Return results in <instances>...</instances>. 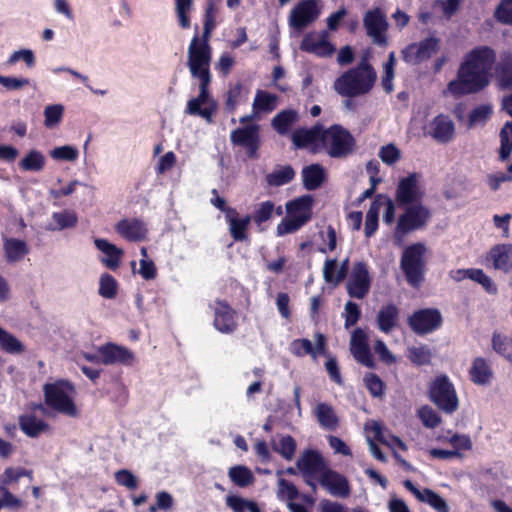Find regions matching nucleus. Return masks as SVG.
<instances>
[{
    "label": "nucleus",
    "instance_id": "nucleus-1",
    "mask_svg": "<svg viewBox=\"0 0 512 512\" xmlns=\"http://www.w3.org/2000/svg\"><path fill=\"white\" fill-rule=\"evenodd\" d=\"M495 62L496 52L491 47L481 45L471 49L464 55L457 78L448 84L445 93L462 96L481 91L491 81Z\"/></svg>",
    "mask_w": 512,
    "mask_h": 512
},
{
    "label": "nucleus",
    "instance_id": "nucleus-2",
    "mask_svg": "<svg viewBox=\"0 0 512 512\" xmlns=\"http://www.w3.org/2000/svg\"><path fill=\"white\" fill-rule=\"evenodd\" d=\"M44 403L51 411L69 417L79 418L81 408L77 403L78 392L75 385L58 379L43 386Z\"/></svg>",
    "mask_w": 512,
    "mask_h": 512
},
{
    "label": "nucleus",
    "instance_id": "nucleus-3",
    "mask_svg": "<svg viewBox=\"0 0 512 512\" xmlns=\"http://www.w3.org/2000/svg\"><path fill=\"white\" fill-rule=\"evenodd\" d=\"M376 80L373 68L362 63L339 76L334 82L335 91L341 96L357 97L368 93Z\"/></svg>",
    "mask_w": 512,
    "mask_h": 512
},
{
    "label": "nucleus",
    "instance_id": "nucleus-4",
    "mask_svg": "<svg viewBox=\"0 0 512 512\" xmlns=\"http://www.w3.org/2000/svg\"><path fill=\"white\" fill-rule=\"evenodd\" d=\"M313 198L298 197L286 204V216L277 225V235L284 236L298 231L312 218Z\"/></svg>",
    "mask_w": 512,
    "mask_h": 512
},
{
    "label": "nucleus",
    "instance_id": "nucleus-5",
    "mask_svg": "<svg viewBox=\"0 0 512 512\" xmlns=\"http://www.w3.org/2000/svg\"><path fill=\"white\" fill-rule=\"evenodd\" d=\"M211 48L207 39L193 37L188 48V67L192 76L199 80V84H210Z\"/></svg>",
    "mask_w": 512,
    "mask_h": 512
},
{
    "label": "nucleus",
    "instance_id": "nucleus-6",
    "mask_svg": "<svg viewBox=\"0 0 512 512\" xmlns=\"http://www.w3.org/2000/svg\"><path fill=\"white\" fill-rule=\"evenodd\" d=\"M430 217L429 209L421 203L405 205L404 212L399 216L394 231L395 244L401 246L404 236L424 228Z\"/></svg>",
    "mask_w": 512,
    "mask_h": 512
},
{
    "label": "nucleus",
    "instance_id": "nucleus-7",
    "mask_svg": "<svg viewBox=\"0 0 512 512\" xmlns=\"http://www.w3.org/2000/svg\"><path fill=\"white\" fill-rule=\"evenodd\" d=\"M426 252L425 244L414 243L407 246L402 253L401 268L408 283L414 287L423 281Z\"/></svg>",
    "mask_w": 512,
    "mask_h": 512
},
{
    "label": "nucleus",
    "instance_id": "nucleus-8",
    "mask_svg": "<svg viewBox=\"0 0 512 512\" xmlns=\"http://www.w3.org/2000/svg\"><path fill=\"white\" fill-rule=\"evenodd\" d=\"M355 140L348 130L340 125H332L322 132L321 151L324 150L331 157L339 158L351 153Z\"/></svg>",
    "mask_w": 512,
    "mask_h": 512
},
{
    "label": "nucleus",
    "instance_id": "nucleus-9",
    "mask_svg": "<svg viewBox=\"0 0 512 512\" xmlns=\"http://www.w3.org/2000/svg\"><path fill=\"white\" fill-rule=\"evenodd\" d=\"M383 214V222L386 225H392L395 221L396 206L392 199L386 195H377L371 203L366 214L364 232L366 237L374 235L378 228L379 214Z\"/></svg>",
    "mask_w": 512,
    "mask_h": 512
},
{
    "label": "nucleus",
    "instance_id": "nucleus-10",
    "mask_svg": "<svg viewBox=\"0 0 512 512\" xmlns=\"http://www.w3.org/2000/svg\"><path fill=\"white\" fill-rule=\"evenodd\" d=\"M429 394L430 399L444 412L451 414L458 409L459 399L447 376L437 377L431 383Z\"/></svg>",
    "mask_w": 512,
    "mask_h": 512
},
{
    "label": "nucleus",
    "instance_id": "nucleus-11",
    "mask_svg": "<svg viewBox=\"0 0 512 512\" xmlns=\"http://www.w3.org/2000/svg\"><path fill=\"white\" fill-rule=\"evenodd\" d=\"M320 13L321 7L318 0H302L291 10L288 22L290 27L301 31L313 23Z\"/></svg>",
    "mask_w": 512,
    "mask_h": 512
},
{
    "label": "nucleus",
    "instance_id": "nucleus-12",
    "mask_svg": "<svg viewBox=\"0 0 512 512\" xmlns=\"http://www.w3.org/2000/svg\"><path fill=\"white\" fill-rule=\"evenodd\" d=\"M208 86L209 84H199V95L187 102L185 113L193 116H200L207 122H211L216 111L217 104L210 96Z\"/></svg>",
    "mask_w": 512,
    "mask_h": 512
},
{
    "label": "nucleus",
    "instance_id": "nucleus-13",
    "mask_svg": "<svg viewBox=\"0 0 512 512\" xmlns=\"http://www.w3.org/2000/svg\"><path fill=\"white\" fill-rule=\"evenodd\" d=\"M440 47L439 39L430 37L418 43H412L401 52L402 58L409 64H419L430 59Z\"/></svg>",
    "mask_w": 512,
    "mask_h": 512
},
{
    "label": "nucleus",
    "instance_id": "nucleus-14",
    "mask_svg": "<svg viewBox=\"0 0 512 512\" xmlns=\"http://www.w3.org/2000/svg\"><path fill=\"white\" fill-rule=\"evenodd\" d=\"M423 197V190L419 185L417 174H411L402 178L396 189V201L400 206L420 203Z\"/></svg>",
    "mask_w": 512,
    "mask_h": 512
},
{
    "label": "nucleus",
    "instance_id": "nucleus-15",
    "mask_svg": "<svg viewBox=\"0 0 512 512\" xmlns=\"http://www.w3.org/2000/svg\"><path fill=\"white\" fill-rule=\"evenodd\" d=\"M363 24L367 35L372 38L373 42L379 45H386V30L388 23L384 13L376 8L367 11L364 16Z\"/></svg>",
    "mask_w": 512,
    "mask_h": 512
},
{
    "label": "nucleus",
    "instance_id": "nucleus-16",
    "mask_svg": "<svg viewBox=\"0 0 512 512\" xmlns=\"http://www.w3.org/2000/svg\"><path fill=\"white\" fill-rule=\"evenodd\" d=\"M278 106V96L265 90H257L252 103V112L240 119L242 124L258 120L273 112Z\"/></svg>",
    "mask_w": 512,
    "mask_h": 512
},
{
    "label": "nucleus",
    "instance_id": "nucleus-17",
    "mask_svg": "<svg viewBox=\"0 0 512 512\" xmlns=\"http://www.w3.org/2000/svg\"><path fill=\"white\" fill-rule=\"evenodd\" d=\"M442 324V316L436 309H423L409 318V325L418 334H427L438 329Z\"/></svg>",
    "mask_w": 512,
    "mask_h": 512
},
{
    "label": "nucleus",
    "instance_id": "nucleus-18",
    "mask_svg": "<svg viewBox=\"0 0 512 512\" xmlns=\"http://www.w3.org/2000/svg\"><path fill=\"white\" fill-rule=\"evenodd\" d=\"M301 50L315 54L318 57H330L335 52V47L328 39L325 32L307 34L300 45Z\"/></svg>",
    "mask_w": 512,
    "mask_h": 512
},
{
    "label": "nucleus",
    "instance_id": "nucleus-19",
    "mask_svg": "<svg viewBox=\"0 0 512 512\" xmlns=\"http://www.w3.org/2000/svg\"><path fill=\"white\" fill-rule=\"evenodd\" d=\"M323 127L315 125L310 129L300 128L292 133V142L296 148H306L313 153L321 151Z\"/></svg>",
    "mask_w": 512,
    "mask_h": 512
},
{
    "label": "nucleus",
    "instance_id": "nucleus-20",
    "mask_svg": "<svg viewBox=\"0 0 512 512\" xmlns=\"http://www.w3.org/2000/svg\"><path fill=\"white\" fill-rule=\"evenodd\" d=\"M371 278L366 265L358 263L354 266L347 282V290L351 297L362 299L370 289Z\"/></svg>",
    "mask_w": 512,
    "mask_h": 512
},
{
    "label": "nucleus",
    "instance_id": "nucleus-21",
    "mask_svg": "<svg viewBox=\"0 0 512 512\" xmlns=\"http://www.w3.org/2000/svg\"><path fill=\"white\" fill-rule=\"evenodd\" d=\"M485 261L492 268L504 273L512 271V243H499L490 248Z\"/></svg>",
    "mask_w": 512,
    "mask_h": 512
},
{
    "label": "nucleus",
    "instance_id": "nucleus-22",
    "mask_svg": "<svg viewBox=\"0 0 512 512\" xmlns=\"http://www.w3.org/2000/svg\"><path fill=\"white\" fill-rule=\"evenodd\" d=\"M289 350L297 357L311 355L313 359H316L319 355L326 354V338L323 334L318 333L315 335L314 343L304 338L296 339L291 342Z\"/></svg>",
    "mask_w": 512,
    "mask_h": 512
},
{
    "label": "nucleus",
    "instance_id": "nucleus-23",
    "mask_svg": "<svg viewBox=\"0 0 512 512\" xmlns=\"http://www.w3.org/2000/svg\"><path fill=\"white\" fill-rule=\"evenodd\" d=\"M19 428L29 438H39L51 433V425L38 417L33 411H27L19 417Z\"/></svg>",
    "mask_w": 512,
    "mask_h": 512
},
{
    "label": "nucleus",
    "instance_id": "nucleus-24",
    "mask_svg": "<svg viewBox=\"0 0 512 512\" xmlns=\"http://www.w3.org/2000/svg\"><path fill=\"white\" fill-rule=\"evenodd\" d=\"M101 364L104 365H131L135 357L126 347L108 343L99 347Z\"/></svg>",
    "mask_w": 512,
    "mask_h": 512
},
{
    "label": "nucleus",
    "instance_id": "nucleus-25",
    "mask_svg": "<svg viewBox=\"0 0 512 512\" xmlns=\"http://www.w3.org/2000/svg\"><path fill=\"white\" fill-rule=\"evenodd\" d=\"M350 351L354 358L367 367H373L374 361L368 347V336L364 330L355 329L351 335Z\"/></svg>",
    "mask_w": 512,
    "mask_h": 512
},
{
    "label": "nucleus",
    "instance_id": "nucleus-26",
    "mask_svg": "<svg viewBox=\"0 0 512 512\" xmlns=\"http://www.w3.org/2000/svg\"><path fill=\"white\" fill-rule=\"evenodd\" d=\"M320 483L332 496L347 498L350 495L349 481L335 471H324L320 476Z\"/></svg>",
    "mask_w": 512,
    "mask_h": 512
},
{
    "label": "nucleus",
    "instance_id": "nucleus-27",
    "mask_svg": "<svg viewBox=\"0 0 512 512\" xmlns=\"http://www.w3.org/2000/svg\"><path fill=\"white\" fill-rule=\"evenodd\" d=\"M231 141L235 145L246 148L248 153L253 156L258 148L259 126L251 124L234 130L231 133Z\"/></svg>",
    "mask_w": 512,
    "mask_h": 512
},
{
    "label": "nucleus",
    "instance_id": "nucleus-28",
    "mask_svg": "<svg viewBox=\"0 0 512 512\" xmlns=\"http://www.w3.org/2000/svg\"><path fill=\"white\" fill-rule=\"evenodd\" d=\"M115 231L124 239L131 242H140L146 238V224L135 218L123 219L115 225Z\"/></svg>",
    "mask_w": 512,
    "mask_h": 512
},
{
    "label": "nucleus",
    "instance_id": "nucleus-29",
    "mask_svg": "<svg viewBox=\"0 0 512 512\" xmlns=\"http://www.w3.org/2000/svg\"><path fill=\"white\" fill-rule=\"evenodd\" d=\"M454 132V123L446 115L436 116L426 127V134L442 143L450 141L454 136Z\"/></svg>",
    "mask_w": 512,
    "mask_h": 512
},
{
    "label": "nucleus",
    "instance_id": "nucleus-30",
    "mask_svg": "<svg viewBox=\"0 0 512 512\" xmlns=\"http://www.w3.org/2000/svg\"><path fill=\"white\" fill-rule=\"evenodd\" d=\"M214 309V326L221 333H230L236 327L235 312L229 305L222 301H216Z\"/></svg>",
    "mask_w": 512,
    "mask_h": 512
},
{
    "label": "nucleus",
    "instance_id": "nucleus-31",
    "mask_svg": "<svg viewBox=\"0 0 512 512\" xmlns=\"http://www.w3.org/2000/svg\"><path fill=\"white\" fill-rule=\"evenodd\" d=\"M96 248L103 254L100 261L107 268L115 270L119 267L124 251L104 238L94 240Z\"/></svg>",
    "mask_w": 512,
    "mask_h": 512
},
{
    "label": "nucleus",
    "instance_id": "nucleus-32",
    "mask_svg": "<svg viewBox=\"0 0 512 512\" xmlns=\"http://www.w3.org/2000/svg\"><path fill=\"white\" fill-rule=\"evenodd\" d=\"M468 373L470 380L480 386L490 385L494 378L490 363L483 357H476L472 360Z\"/></svg>",
    "mask_w": 512,
    "mask_h": 512
},
{
    "label": "nucleus",
    "instance_id": "nucleus-33",
    "mask_svg": "<svg viewBox=\"0 0 512 512\" xmlns=\"http://www.w3.org/2000/svg\"><path fill=\"white\" fill-rule=\"evenodd\" d=\"M404 486L421 502L427 503L437 512H449L446 501L430 489L419 490L410 480L404 482Z\"/></svg>",
    "mask_w": 512,
    "mask_h": 512
},
{
    "label": "nucleus",
    "instance_id": "nucleus-34",
    "mask_svg": "<svg viewBox=\"0 0 512 512\" xmlns=\"http://www.w3.org/2000/svg\"><path fill=\"white\" fill-rule=\"evenodd\" d=\"M364 432L373 433V437L377 441L389 446L393 450H406V445L403 443V441L394 435L387 434L378 421H367L364 425Z\"/></svg>",
    "mask_w": 512,
    "mask_h": 512
},
{
    "label": "nucleus",
    "instance_id": "nucleus-35",
    "mask_svg": "<svg viewBox=\"0 0 512 512\" xmlns=\"http://www.w3.org/2000/svg\"><path fill=\"white\" fill-rule=\"evenodd\" d=\"M226 221L229 225V231L235 241L247 239V229L251 222L250 216L239 217L234 209L226 210Z\"/></svg>",
    "mask_w": 512,
    "mask_h": 512
},
{
    "label": "nucleus",
    "instance_id": "nucleus-36",
    "mask_svg": "<svg viewBox=\"0 0 512 512\" xmlns=\"http://www.w3.org/2000/svg\"><path fill=\"white\" fill-rule=\"evenodd\" d=\"M46 164V156L38 149L28 150L18 162L20 170L31 173L42 172L45 169Z\"/></svg>",
    "mask_w": 512,
    "mask_h": 512
},
{
    "label": "nucleus",
    "instance_id": "nucleus-37",
    "mask_svg": "<svg viewBox=\"0 0 512 512\" xmlns=\"http://www.w3.org/2000/svg\"><path fill=\"white\" fill-rule=\"evenodd\" d=\"M348 261L338 263L335 259H328L325 261L323 274L327 283L337 285L344 279L348 270Z\"/></svg>",
    "mask_w": 512,
    "mask_h": 512
},
{
    "label": "nucleus",
    "instance_id": "nucleus-38",
    "mask_svg": "<svg viewBox=\"0 0 512 512\" xmlns=\"http://www.w3.org/2000/svg\"><path fill=\"white\" fill-rule=\"evenodd\" d=\"M3 248L9 262L20 261L29 251L25 241L13 237L4 238Z\"/></svg>",
    "mask_w": 512,
    "mask_h": 512
},
{
    "label": "nucleus",
    "instance_id": "nucleus-39",
    "mask_svg": "<svg viewBox=\"0 0 512 512\" xmlns=\"http://www.w3.org/2000/svg\"><path fill=\"white\" fill-rule=\"evenodd\" d=\"M322 465V457L315 451L308 450L297 460V467L305 476L315 474L321 469Z\"/></svg>",
    "mask_w": 512,
    "mask_h": 512
},
{
    "label": "nucleus",
    "instance_id": "nucleus-40",
    "mask_svg": "<svg viewBox=\"0 0 512 512\" xmlns=\"http://www.w3.org/2000/svg\"><path fill=\"white\" fill-rule=\"evenodd\" d=\"M325 170L319 164H312L302 170L303 183L306 189L315 190L324 182Z\"/></svg>",
    "mask_w": 512,
    "mask_h": 512
},
{
    "label": "nucleus",
    "instance_id": "nucleus-41",
    "mask_svg": "<svg viewBox=\"0 0 512 512\" xmlns=\"http://www.w3.org/2000/svg\"><path fill=\"white\" fill-rule=\"evenodd\" d=\"M377 322L382 332H390L398 323L397 307L392 304L383 306L378 313Z\"/></svg>",
    "mask_w": 512,
    "mask_h": 512
},
{
    "label": "nucleus",
    "instance_id": "nucleus-42",
    "mask_svg": "<svg viewBox=\"0 0 512 512\" xmlns=\"http://www.w3.org/2000/svg\"><path fill=\"white\" fill-rule=\"evenodd\" d=\"M496 80L502 88L512 86V55L507 53L501 56V61L495 69Z\"/></svg>",
    "mask_w": 512,
    "mask_h": 512
},
{
    "label": "nucleus",
    "instance_id": "nucleus-43",
    "mask_svg": "<svg viewBox=\"0 0 512 512\" xmlns=\"http://www.w3.org/2000/svg\"><path fill=\"white\" fill-rule=\"evenodd\" d=\"M65 107L61 103H53L45 106L43 110V124L47 129H55L60 126L63 121Z\"/></svg>",
    "mask_w": 512,
    "mask_h": 512
},
{
    "label": "nucleus",
    "instance_id": "nucleus-44",
    "mask_svg": "<svg viewBox=\"0 0 512 512\" xmlns=\"http://www.w3.org/2000/svg\"><path fill=\"white\" fill-rule=\"evenodd\" d=\"M77 224V216L71 211H62L53 213L51 222L47 229L50 231L63 230L72 228Z\"/></svg>",
    "mask_w": 512,
    "mask_h": 512
},
{
    "label": "nucleus",
    "instance_id": "nucleus-45",
    "mask_svg": "<svg viewBox=\"0 0 512 512\" xmlns=\"http://www.w3.org/2000/svg\"><path fill=\"white\" fill-rule=\"evenodd\" d=\"M315 415L320 425L328 430L336 429L338 418L333 408L325 403H320L315 408Z\"/></svg>",
    "mask_w": 512,
    "mask_h": 512
},
{
    "label": "nucleus",
    "instance_id": "nucleus-46",
    "mask_svg": "<svg viewBox=\"0 0 512 512\" xmlns=\"http://www.w3.org/2000/svg\"><path fill=\"white\" fill-rule=\"evenodd\" d=\"M79 155L80 152L78 148L70 144L56 146L49 151L51 159L57 162L74 163L78 160Z\"/></svg>",
    "mask_w": 512,
    "mask_h": 512
},
{
    "label": "nucleus",
    "instance_id": "nucleus-47",
    "mask_svg": "<svg viewBox=\"0 0 512 512\" xmlns=\"http://www.w3.org/2000/svg\"><path fill=\"white\" fill-rule=\"evenodd\" d=\"M298 114L294 110H284L278 113L272 120L273 128L279 134H286L289 132L291 126L297 121Z\"/></svg>",
    "mask_w": 512,
    "mask_h": 512
},
{
    "label": "nucleus",
    "instance_id": "nucleus-48",
    "mask_svg": "<svg viewBox=\"0 0 512 512\" xmlns=\"http://www.w3.org/2000/svg\"><path fill=\"white\" fill-rule=\"evenodd\" d=\"M273 449L285 459L291 460L296 451V442L289 435H278L272 441Z\"/></svg>",
    "mask_w": 512,
    "mask_h": 512
},
{
    "label": "nucleus",
    "instance_id": "nucleus-49",
    "mask_svg": "<svg viewBox=\"0 0 512 512\" xmlns=\"http://www.w3.org/2000/svg\"><path fill=\"white\" fill-rule=\"evenodd\" d=\"M403 156L402 150L394 143L381 146L378 150L379 159L387 166L396 165Z\"/></svg>",
    "mask_w": 512,
    "mask_h": 512
},
{
    "label": "nucleus",
    "instance_id": "nucleus-50",
    "mask_svg": "<svg viewBox=\"0 0 512 512\" xmlns=\"http://www.w3.org/2000/svg\"><path fill=\"white\" fill-rule=\"evenodd\" d=\"M0 347L10 354H21L25 347L14 335L0 326Z\"/></svg>",
    "mask_w": 512,
    "mask_h": 512
},
{
    "label": "nucleus",
    "instance_id": "nucleus-51",
    "mask_svg": "<svg viewBox=\"0 0 512 512\" xmlns=\"http://www.w3.org/2000/svg\"><path fill=\"white\" fill-rule=\"evenodd\" d=\"M229 477L233 483L240 487H246L254 480L251 470L242 465L231 467L229 469Z\"/></svg>",
    "mask_w": 512,
    "mask_h": 512
},
{
    "label": "nucleus",
    "instance_id": "nucleus-52",
    "mask_svg": "<svg viewBox=\"0 0 512 512\" xmlns=\"http://www.w3.org/2000/svg\"><path fill=\"white\" fill-rule=\"evenodd\" d=\"M19 61H23L27 68H33L36 64V57L33 50L28 48H22L13 51L7 58L6 65L14 66Z\"/></svg>",
    "mask_w": 512,
    "mask_h": 512
},
{
    "label": "nucleus",
    "instance_id": "nucleus-53",
    "mask_svg": "<svg viewBox=\"0 0 512 512\" xmlns=\"http://www.w3.org/2000/svg\"><path fill=\"white\" fill-rule=\"evenodd\" d=\"M470 280L481 285L482 288L490 295H495L498 292L496 283L482 269L473 268Z\"/></svg>",
    "mask_w": 512,
    "mask_h": 512
},
{
    "label": "nucleus",
    "instance_id": "nucleus-54",
    "mask_svg": "<svg viewBox=\"0 0 512 512\" xmlns=\"http://www.w3.org/2000/svg\"><path fill=\"white\" fill-rule=\"evenodd\" d=\"M492 347L495 352L512 362V342L506 336L494 333Z\"/></svg>",
    "mask_w": 512,
    "mask_h": 512
},
{
    "label": "nucleus",
    "instance_id": "nucleus-55",
    "mask_svg": "<svg viewBox=\"0 0 512 512\" xmlns=\"http://www.w3.org/2000/svg\"><path fill=\"white\" fill-rule=\"evenodd\" d=\"M319 239L321 242L318 243V249L322 253L331 252L336 248V232L331 226L320 230Z\"/></svg>",
    "mask_w": 512,
    "mask_h": 512
},
{
    "label": "nucleus",
    "instance_id": "nucleus-56",
    "mask_svg": "<svg viewBox=\"0 0 512 512\" xmlns=\"http://www.w3.org/2000/svg\"><path fill=\"white\" fill-rule=\"evenodd\" d=\"M500 159L507 160L512 152V122H507L500 132Z\"/></svg>",
    "mask_w": 512,
    "mask_h": 512
},
{
    "label": "nucleus",
    "instance_id": "nucleus-57",
    "mask_svg": "<svg viewBox=\"0 0 512 512\" xmlns=\"http://www.w3.org/2000/svg\"><path fill=\"white\" fill-rule=\"evenodd\" d=\"M448 442L453 446V452H458L456 457H463L464 452L470 451L473 447L470 436L466 434H454L448 439Z\"/></svg>",
    "mask_w": 512,
    "mask_h": 512
},
{
    "label": "nucleus",
    "instance_id": "nucleus-58",
    "mask_svg": "<svg viewBox=\"0 0 512 512\" xmlns=\"http://www.w3.org/2000/svg\"><path fill=\"white\" fill-rule=\"evenodd\" d=\"M133 273H138L144 280H153L157 276V268L151 259H140L139 269L136 270V262H131Z\"/></svg>",
    "mask_w": 512,
    "mask_h": 512
},
{
    "label": "nucleus",
    "instance_id": "nucleus-59",
    "mask_svg": "<svg viewBox=\"0 0 512 512\" xmlns=\"http://www.w3.org/2000/svg\"><path fill=\"white\" fill-rule=\"evenodd\" d=\"M407 357L416 365H425L431 360V351L424 345L412 346L408 349Z\"/></svg>",
    "mask_w": 512,
    "mask_h": 512
},
{
    "label": "nucleus",
    "instance_id": "nucleus-60",
    "mask_svg": "<svg viewBox=\"0 0 512 512\" xmlns=\"http://www.w3.org/2000/svg\"><path fill=\"white\" fill-rule=\"evenodd\" d=\"M117 288V281L114 277L107 273L101 275L99 281V294L102 297L106 299L114 298L117 294Z\"/></svg>",
    "mask_w": 512,
    "mask_h": 512
},
{
    "label": "nucleus",
    "instance_id": "nucleus-61",
    "mask_svg": "<svg viewBox=\"0 0 512 512\" xmlns=\"http://www.w3.org/2000/svg\"><path fill=\"white\" fill-rule=\"evenodd\" d=\"M491 113V107L488 105H481L476 107L469 114L468 126L473 128L484 125L490 117Z\"/></svg>",
    "mask_w": 512,
    "mask_h": 512
},
{
    "label": "nucleus",
    "instance_id": "nucleus-62",
    "mask_svg": "<svg viewBox=\"0 0 512 512\" xmlns=\"http://www.w3.org/2000/svg\"><path fill=\"white\" fill-rule=\"evenodd\" d=\"M177 157L173 151L166 152L158 157L155 164V172L157 175H164L171 171L176 165Z\"/></svg>",
    "mask_w": 512,
    "mask_h": 512
},
{
    "label": "nucleus",
    "instance_id": "nucleus-63",
    "mask_svg": "<svg viewBox=\"0 0 512 512\" xmlns=\"http://www.w3.org/2000/svg\"><path fill=\"white\" fill-rule=\"evenodd\" d=\"M176 14L182 28L190 27L189 13L192 10V0H175Z\"/></svg>",
    "mask_w": 512,
    "mask_h": 512
},
{
    "label": "nucleus",
    "instance_id": "nucleus-64",
    "mask_svg": "<svg viewBox=\"0 0 512 512\" xmlns=\"http://www.w3.org/2000/svg\"><path fill=\"white\" fill-rule=\"evenodd\" d=\"M31 475L32 472L24 468L8 467L5 469L2 475H0V485H9L11 483L17 482L21 477H31Z\"/></svg>",
    "mask_w": 512,
    "mask_h": 512
}]
</instances>
